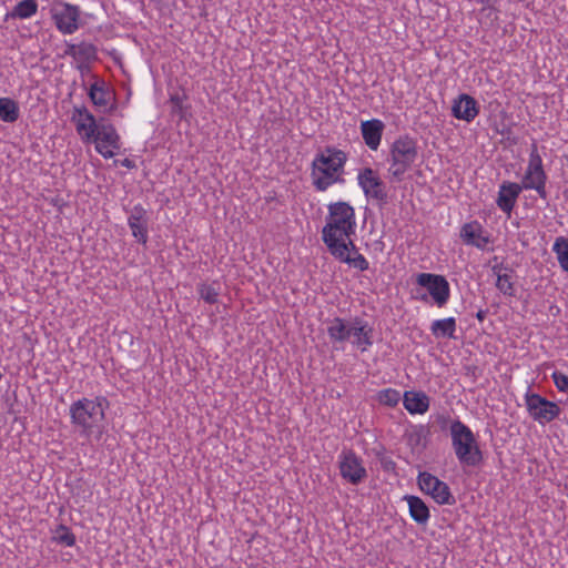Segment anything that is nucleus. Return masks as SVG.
<instances>
[{
  "label": "nucleus",
  "mask_w": 568,
  "mask_h": 568,
  "mask_svg": "<svg viewBox=\"0 0 568 568\" xmlns=\"http://www.w3.org/2000/svg\"><path fill=\"white\" fill-rule=\"evenodd\" d=\"M546 182L547 174L542 166V159L538 153L537 144L534 143L525 175L519 185L523 186V190H535L541 199L546 200Z\"/></svg>",
  "instance_id": "obj_6"
},
{
  "label": "nucleus",
  "mask_w": 568,
  "mask_h": 568,
  "mask_svg": "<svg viewBox=\"0 0 568 568\" xmlns=\"http://www.w3.org/2000/svg\"><path fill=\"white\" fill-rule=\"evenodd\" d=\"M358 185L367 197L385 203L387 193L378 174L371 168H365L357 175Z\"/></svg>",
  "instance_id": "obj_13"
},
{
  "label": "nucleus",
  "mask_w": 568,
  "mask_h": 568,
  "mask_svg": "<svg viewBox=\"0 0 568 568\" xmlns=\"http://www.w3.org/2000/svg\"><path fill=\"white\" fill-rule=\"evenodd\" d=\"M417 483L422 491L429 495L439 505H453L455 498L448 485L430 473H419Z\"/></svg>",
  "instance_id": "obj_10"
},
{
  "label": "nucleus",
  "mask_w": 568,
  "mask_h": 568,
  "mask_svg": "<svg viewBox=\"0 0 568 568\" xmlns=\"http://www.w3.org/2000/svg\"><path fill=\"white\" fill-rule=\"evenodd\" d=\"M493 273L496 275V287L497 290L509 297L516 295V288L514 283V271L505 266L503 264H496L491 268Z\"/></svg>",
  "instance_id": "obj_22"
},
{
  "label": "nucleus",
  "mask_w": 568,
  "mask_h": 568,
  "mask_svg": "<svg viewBox=\"0 0 568 568\" xmlns=\"http://www.w3.org/2000/svg\"><path fill=\"white\" fill-rule=\"evenodd\" d=\"M200 297L207 304H215L219 301L220 287L216 283L197 285Z\"/></svg>",
  "instance_id": "obj_32"
},
{
  "label": "nucleus",
  "mask_w": 568,
  "mask_h": 568,
  "mask_svg": "<svg viewBox=\"0 0 568 568\" xmlns=\"http://www.w3.org/2000/svg\"><path fill=\"white\" fill-rule=\"evenodd\" d=\"M404 407L410 414H424L429 408V397L423 392H405L403 395Z\"/></svg>",
  "instance_id": "obj_23"
},
{
  "label": "nucleus",
  "mask_w": 568,
  "mask_h": 568,
  "mask_svg": "<svg viewBox=\"0 0 568 568\" xmlns=\"http://www.w3.org/2000/svg\"><path fill=\"white\" fill-rule=\"evenodd\" d=\"M65 54L81 62H89L97 59V48L92 43L81 42L68 44Z\"/></svg>",
  "instance_id": "obj_26"
},
{
  "label": "nucleus",
  "mask_w": 568,
  "mask_h": 568,
  "mask_svg": "<svg viewBox=\"0 0 568 568\" xmlns=\"http://www.w3.org/2000/svg\"><path fill=\"white\" fill-rule=\"evenodd\" d=\"M80 14V8L68 2H59L51 9L52 20L62 34H72L79 29Z\"/></svg>",
  "instance_id": "obj_9"
},
{
  "label": "nucleus",
  "mask_w": 568,
  "mask_h": 568,
  "mask_svg": "<svg viewBox=\"0 0 568 568\" xmlns=\"http://www.w3.org/2000/svg\"><path fill=\"white\" fill-rule=\"evenodd\" d=\"M521 191L523 186H520L518 183L507 181L504 182L499 186V192L496 200L498 207L503 212L510 214Z\"/></svg>",
  "instance_id": "obj_19"
},
{
  "label": "nucleus",
  "mask_w": 568,
  "mask_h": 568,
  "mask_svg": "<svg viewBox=\"0 0 568 568\" xmlns=\"http://www.w3.org/2000/svg\"><path fill=\"white\" fill-rule=\"evenodd\" d=\"M356 232V214L354 207L345 201L332 202L327 205V215L325 225L322 229V241L327 251H338L344 248L345 244H351L352 248L356 246L352 236Z\"/></svg>",
  "instance_id": "obj_1"
},
{
  "label": "nucleus",
  "mask_w": 568,
  "mask_h": 568,
  "mask_svg": "<svg viewBox=\"0 0 568 568\" xmlns=\"http://www.w3.org/2000/svg\"><path fill=\"white\" fill-rule=\"evenodd\" d=\"M124 165L130 166V161H129V160H125V161H124Z\"/></svg>",
  "instance_id": "obj_38"
},
{
  "label": "nucleus",
  "mask_w": 568,
  "mask_h": 568,
  "mask_svg": "<svg viewBox=\"0 0 568 568\" xmlns=\"http://www.w3.org/2000/svg\"><path fill=\"white\" fill-rule=\"evenodd\" d=\"M108 407L109 402L103 396L78 399L70 406L71 423L80 428L81 435L90 437L95 428L102 427Z\"/></svg>",
  "instance_id": "obj_3"
},
{
  "label": "nucleus",
  "mask_w": 568,
  "mask_h": 568,
  "mask_svg": "<svg viewBox=\"0 0 568 568\" xmlns=\"http://www.w3.org/2000/svg\"><path fill=\"white\" fill-rule=\"evenodd\" d=\"M354 251L351 246V244H345L344 248H338V251H332L329 252L331 255H333L336 260L346 263L351 266H354L355 268H358L359 271H366L369 267L368 261L365 258L364 255L357 254L356 256L352 257L349 255V252Z\"/></svg>",
  "instance_id": "obj_25"
},
{
  "label": "nucleus",
  "mask_w": 568,
  "mask_h": 568,
  "mask_svg": "<svg viewBox=\"0 0 568 568\" xmlns=\"http://www.w3.org/2000/svg\"><path fill=\"white\" fill-rule=\"evenodd\" d=\"M452 112L456 119L471 122L479 113V105L473 97L460 94L454 101Z\"/></svg>",
  "instance_id": "obj_18"
},
{
  "label": "nucleus",
  "mask_w": 568,
  "mask_h": 568,
  "mask_svg": "<svg viewBox=\"0 0 568 568\" xmlns=\"http://www.w3.org/2000/svg\"><path fill=\"white\" fill-rule=\"evenodd\" d=\"M128 225L132 232V236L142 244L148 242V212L138 204L130 211Z\"/></svg>",
  "instance_id": "obj_16"
},
{
  "label": "nucleus",
  "mask_w": 568,
  "mask_h": 568,
  "mask_svg": "<svg viewBox=\"0 0 568 568\" xmlns=\"http://www.w3.org/2000/svg\"><path fill=\"white\" fill-rule=\"evenodd\" d=\"M326 332L333 343H344L349 339V322L341 317H334L326 322Z\"/></svg>",
  "instance_id": "obj_24"
},
{
  "label": "nucleus",
  "mask_w": 568,
  "mask_h": 568,
  "mask_svg": "<svg viewBox=\"0 0 568 568\" xmlns=\"http://www.w3.org/2000/svg\"><path fill=\"white\" fill-rule=\"evenodd\" d=\"M418 156V148L415 139L402 135L390 146V165L388 173L400 181L404 174L412 168Z\"/></svg>",
  "instance_id": "obj_5"
},
{
  "label": "nucleus",
  "mask_w": 568,
  "mask_h": 568,
  "mask_svg": "<svg viewBox=\"0 0 568 568\" xmlns=\"http://www.w3.org/2000/svg\"><path fill=\"white\" fill-rule=\"evenodd\" d=\"M89 98L92 103L104 112H111L114 109L113 92L105 85L104 82H94L90 85Z\"/></svg>",
  "instance_id": "obj_20"
},
{
  "label": "nucleus",
  "mask_w": 568,
  "mask_h": 568,
  "mask_svg": "<svg viewBox=\"0 0 568 568\" xmlns=\"http://www.w3.org/2000/svg\"><path fill=\"white\" fill-rule=\"evenodd\" d=\"M0 119L4 122H16L19 119L18 103L10 98H0Z\"/></svg>",
  "instance_id": "obj_29"
},
{
  "label": "nucleus",
  "mask_w": 568,
  "mask_h": 568,
  "mask_svg": "<svg viewBox=\"0 0 568 568\" xmlns=\"http://www.w3.org/2000/svg\"><path fill=\"white\" fill-rule=\"evenodd\" d=\"M349 339L353 338V345L365 352L373 345V328L361 317H354L349 321Z\"/></svg>",
  "instance_id": "obj_15"
},
{
  "label": "nucleus",
  "mask_w": 568,
  "mask_h": 568,
  "mask_svg": "<svg viewBox=\"0 0 568 568\" xmlns=\"http://www.w3.org/2000/svg\"><path fill=\"white\" fill-rule=\"evenodd\" d=\"M385 124L378 119L363 121L361 124V132L365 144L376 151L381 144Z\"/></svg>",
  "instance_id": "obj_21"
},
{
  "label": "nucleus",
  "mask_w": 568,
  "mask_h": 568,
  "mask_svg": "<svg viewBox=\"0 0 568 568\" xmlns=\"http://www.w3.org/2000/svg\"><path fill=\"white\" fill-rule=\"evenodd\" d=\"M555 386L559 392H568V376L561 372H554L551 374Z\"/></svg>",
  "instance_id": "obj_35"
},
{
  "label": "nucleus",
  "mask_w": 568,
  "mask_h": 568,
  "mask_svg": "<svg viewBox=\"0 0 568 568\" xmlns=\"http://www.w3.org/2000/svg\"><path fill=\"white\" fill-rule=\"evenodd\" d=\"M452 447L459 464L477 467L483 462V453L473 430L459 419L453 420L449 427Z\"/></svg>",
  "instance_id": "obj_4"
},
{
  "label": "nucleus",
  "mask_w": 568,
  "mask_h": 568,
  "mask_svg": "<svg viewBox=\"0 0 568 568\" xmlns=\"http://www.w3.org/2000/svg\"><path fill=\"white\" fill-rule=\"evenodd\" d=\"M460 237L466 245L485 250L490 242L483 225L477 221L465 223L460 229Z\"/></svg>",
  "instance_id": "obj_17"
},
{
  "label": "nucleus",
  "mask_w": 568,
  "mask_h": 568,
  "mask_svg": "<svg viewBox=\"0 0 568 568\" xmlns=\"http://www.w3.org/2000/svg\"><path fill=\"white\" fill-rule=\"evenodd\" d=\"M38 11L37 0H22L17 3L12 9L10 16L12 18L28 19L34 16Z\"/></svg>",
  "instance_id": "obj_30"
},
{
  "label": "nucleus",
  "mask_w": 568,
  "mask_h": 568,
  "mask_svg": "<svg viewBox=\"0 0 568 568\" xmlns=\"http://www.w3.org/2000/svg\"><path fill=\"white\" fill-rule=\"evenodd\" d=\"M338 467L342 478L352 485H359L367 477L363 459L353 450H344L341 453Z\"/></svg>",
  "instance_id": "obj_11"
},
{
  "label": "nucleus",
  "mask_w": 568,
  "mask_h": 568,
  "mask_svg": "<svg viewBox=\"0 0 568 568\" xmlns=\"http://www.w3.org/2000/svg\"><path fill=\"white\" fill-rule=\"evenodd\" d=\"M72 121L75 123V129L83 141L91 142L94 132L99 129L94 115L85 106H74Z\"/></svg>",
  "instance_id": "obj_14"
},
{
  "label": "nucleus",
  "mask_w": 568,
  "mask_h": 568,
  "mask_svg": "<svg viewBox=\"0 0 568 568\" xmlns=\"http://www.w3.org/2000/svg\"><path fill=\"white\" fill-rule=\"evenodd\" d=\"M525 404L529 416L541 425L558 418L561 413L558 404L536 393H527Z\"/></svg>",
  "instance_id": "obj_7"
},
{
  "label": "nucleus",
  "mask_w": 568,
  "mask_h": 568,
  "mask_svg": "<svg viewBox=\"0 0 568 568\" xmlns=\"http://www.w3.org/2000/svg\"><path fill=\"white\" fill-rule=\"evenodd\" d=\"M53 539L61 545L72 547L75 544V536L69 527L60 525L54 534Z\"/></svg>",
  "instance_id": "obj_34"
},
{
  "label": "nucleus",
  "mask_w": 568,
  "mask_h": 568,
  "mask_svg": "<svg viewBox=\"0 0 568 568\" xmlns=\"http://www.w3.org/2000/svg\"><path fill=\"white\" fill-rule=\"evenodd\" d=\"M420 300H422V301H427V295H426V294H424L423 296H420Z\"/></svg>",
  "instance_id": "obj_37"
},
{
  "label": "nucleus",
  "mask_w": 568,
  "mask_h": 568,
  "mask_svg": "<svg viewBox=\"0 0 568 568\" xmlns=\"http://www.w3.org/2000/svg\"><path fill=\"white\" fill-rule=\"evenodd\" d=\"M346 161L347 154L336 148L328 146L317 153L311 164V180L314 189L325 192L334 184H343Z\"/></svg>",
  "instance_id": "obj_2"
},
{
  "label": "nucleus",
  "mask_w": 568,
  "mask_h": 568,
  "mask_svg": "<svg viewBox=\"0 0 568 568\" xmlns=\"http://www.w3.org/2000/svg\"><path fill=\"white\" fill-rule=\"evenodd\" d=\"M455 332L456 320L454 317L436 320L430 325V333L436 338H455Z\"/></svg>",
  "instance_id": "obj_28"
},
{
  "label": "nucleus",
  "mask_w": 568,
  "mask_h": 568,
  "mask_svg": "<svg viewBox=\"0 0 568 568\" xmlns=\"http://www.w3.org/2000/svg\"><path fill=\"white\" fill-rule=\"evenodd\" d=\"M377 399L382 405L395 407L400 400V393L394 388H386L378 393Z\"/></svg>",
  "instance_id": "obj_33"
},
{
  "label": "nucleus",
  "mask_w": 568,
  "mask_h": 568,
  "mask_svg": "<svg viewBox=\"0 0 568 568\" xmlns=\"http://www.w3.org/2000/svg\"><path fill=\"white\" fill-rule=\"evenodd\" d=\"M404 499L408 504L410 517L420 525H424L429 519V509L422 498L417 496L407 495Z\"/></svg>",
  "instance_id": "obj_27"
},
{
  "label": "nucleus",
  "mask_w": 568,
  "mask_h": 568,
  "mask_svg": "<svg viewBox=\"0 0 568 568\" xmlns=\"http://www.w3.org/2000/svg\"><path fill=\"white\" fill-rule=\"evenodd\" d=\"M416 284L426 288L429 296L438 307L447 304L450 297V286L445 276L433 273L416 275Z\"/></svg>",
  "instance_id": "obj_8"
},
{
  "label": "nucleus",
  "mask_w": 568,
  "mask_h": 568,
  "mask_svg": "<svg viewBox=\"0 0 568 568\" xmlns=\"http://www.w3.org/2000/svg\"><path fill=\"white\" fill-rule=\"evenodd\" d=\"M92 141L95 142V150L104 159H111L120 150V136L115 128L110 123H99Z\"/></svg>",
  "instance_id": "obj_12"
},
{
  "label": "nucleus",
  "mask_w": 568,
  "mask_h": 568,
  "mask_svg": "<svg viewBox=\"0 0 568 568\" xmlns=\"http://www.w3.org/2000/svg\"><path fill=\"white\" fill-rule=\"evenodd\" d=\"M486 315H487V311H484V310H479L476 314V317L483 322L485 318H486Z\"/></svg>",
  "instance_id": "obj_36"
},
{
  "label": "nucleus",
  "mask_w": 568,
  "mask_h": 568,
  "mask_svg": "<svg viewBox=\"0 0 568 568\" xmlns=\"http://www.w3.org/2000/svg\"><path fill=\"white\" fill-rule=\"evenodd\" d=\"M552 251L557 255L560 267L568 272V237L559 236L556 239Z\"/></svg>",
  "instance_id": "obj_31"
}]
</instances>
